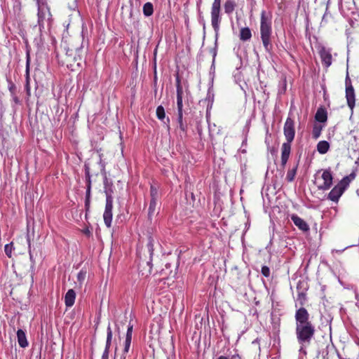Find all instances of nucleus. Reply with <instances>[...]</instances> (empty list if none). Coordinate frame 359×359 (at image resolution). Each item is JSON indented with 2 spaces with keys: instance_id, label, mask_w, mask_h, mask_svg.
<instances>
[{
  "instance_id": "obj_1",
  "label": "nucleus",
  "mask_w": 359,
  "mask_h": 359,
  "mask_svg": "<svg viewBox=\"0 0 359 359\" xmlns=\"http://www.w3.org/2000/svg\"><path fill=\"white\" fill-rule=\"evenodd\" d=\"M294 319L296 338L300 346L299 351L306 355V348L315 337L316 327L310 320V315L304 307H300L296 311Z\"/></svg>"
},
{
  "instance_id": "obj_2",
  "label": "nucleus",
  "mask_w": 359,
  "mask_h": 359,
  "mask_svg": "<svg viewBox=\"0 0 359 359\" xmlns=\"http://www.w3.org/2000/svg\"><path fill=\"white\" fill-rule=\"evenodd\" d=\"M283 133L287 140L282 144L281 147V165L284 168L288 161L291 151V143L294 138V121L288 116L285 122Z\"/></svg>"
},
{
  "instance_id": "obj_3",
  "label": "nucleus",
  "mask_w": 359,
  "mask_h": 359,
  "mask_svg": "<svg viewBox=\"0 0 359 359\" xmlns=\"http://www.w3.org/2000/svg\"><path fill=\"white\" fill-rule=\"evenodd\" d=\"M271 34V18L266 15L265 11H262L261 13L260 34L263 46L266 52H270L272 48Z\"/></svg>"
},
{
  "instance_id": "obj_4",
  "label": "nucleus",
  "mask_w": 359,
  "mask_h": 359,
  "mask_svg": "<svg viewBox=\"0 0 359 359\" xmlns=\"http://www.w3.org/2000/svg\"><path fill=\"white\" fill-rule=\"evenodd\" d=\"M36 1L38 7V25L41 29L43 28L44 21L50 20L51 13L46 0H36Z\"/></svg>"
},
{
  "instance_id": "obj_5",
  "label": "nucleus",
  "mask_w": 359,
  "mask_h": 359,
  "mask_svg": "<svg viewBox=\"0 0 359 359\" xmlns=\"http://www.w3.org/2000/svg\"><path fill=\"white\" fill-rule=\"evenodd\" d=\"M147 250L149 253L150 259L149 261H142L139 264V269L142 273V276H147L151 273L152 264H151V257L154 252V240L151 237L149 238L148 243H147Z\"/></svg>"
},
{
  "instance_id": "obj_6",
  "label": "nucleus",
  "mask_w": 359,
  "mask_h": 359,
  "mask_svg": "<svg viewBox=\"0 0 359 359\" xmlns=\"http://www.w3.org/2000/svg\"><path fill=\"white\" fill-rule=\"evenodd\" d=\"M345 86H346V99L347 102V105L353 111L355 105V90L351 83V80L348 76V73L347 72L346 76L345 79Z\"/></svg>"
},
{
  "instance_id": "obj_7",
  "label": "nucleus",
  "mask_w": 359,
  "mask_h": 359,
  "mask_svg": "<svg viewBox=\"0 0 359 359\" xmlns=\"http://www.w3.org/2000/svg\"><path fill=\"white\" fill-rule=\"evenodd\" d=\"M346 189V182H339L328 194L327 198L333 202L337 203L339 198L341 196Z\"/></svg>"
},
{
  "instance_id": "obj_8",
  "label": "nucleus",
  "mask_w": 359,
  "mask_h": 359,
  "mask_svg": "<svg viewBox=\"0 0 359 359\" xmlns=\"http://www.w3.org/2000/svg\"><path fill=\"white\" fill-rule=\"evenodd\" d=\"M318 53L320 57L323 65L328 68L332 63V49L323 46L318 47Z\"/></svg>"
},
{
  "instance_id": "obj_9",
  "label": "nucleus",
  "mask_w": 359,
  "mask_h": 359,
  "mask_svg": "<svg viewBox=\"0 0 359 359\" xmlns=\"http://www.w3.org/2000/svg\"><path fill=\"white\" fill-rule=\"evenodd\" d=\"M150 203L149 207V212L148 216L149 218L152 217V215L155 213L156 205H157V200L158 197V189L154 185H151L150 187Z\"/></svg>"
},
{
  "instance_id": "obj_10",
  "label": "nucleus",
  "mask_w": 359,
  "mask_h": 359,
  "mask_svg": "<svg viewBox=\"0 0 359 359\" xmlns=\"http://www.w3.org/2000/svg\"><path fill=\"white\" fill-rule=\"evenodd\" d=\"M220 6L212 5L211 8V24L215 32L219 29V24L221 22L220 18Z\"/></svg>"
},
{
  "instance_id": "obj_11",
  "label": "nucleus",
  "mask_w": 359,
  "mask_h": 359,
  "mask_svg": "<svg viewBox=\"0 0 359 359\" xmlns=\"http://www.w3.org/2000/svg\"><path fill=\"white\" fill-rule=\"evenodd\" d=\"M322 178L324 181L322 185L318 186L320 190H328L332 185L333 177L330 169L325 170L322 174Z\"/></svg>"
},
{
  "instance_id": "obj_12",
  "label": "nucleus",
  "mask_w": 359,
  "mask_h": 359,
  "mask_svg": "<svg viewBox=\"0 0 359 359\" xmlns=\"http://www.w3.org/2000/svg\"><path fill=\"white\" fill-rule=\"evenodd\" d=\"M112 209H113V203H111V200L109 199L106 203L105 209L103 214V219L104 224L107 227H110L112 222Z\"/></svg>"
},
{
  "instance_id": "obj_13",
  "label": "nucleus",
  "mask_w": 359,
  "mask_h": 359,
  "mask_svg": "<svg viewBox=\"0 0 359 359\" xmlns=\"http://www.w3.org/2000/svg\"><path fill=\"white\" fill-rule=\"evenodd\" d=\"M291 219L300 230L303 231H308L309 230V226L308 224L301 217H299L297 215H292Z\"/></svg>"
},
{
  "instance_id": "obj_14",
  "label": "nucleus",
  "mask_w": 359,
  "mask_h": 359,
  "mask_svg": "<svg viewBox=\"0 0 359 359\" xmlns=\"http://www.w3.org/2000/svg\"><path fill=\"white\" fill-rule=\"evenodd\" d=\"M177 99H183L185 94L189 93L188 86H183L177 75L176 77Z\"/></svg>"
},
{
  "instance_id": "obj_15",
  "label": "nucleus",
  "mask_w": 359,
  "mask_h": 359,
  "mask_svg": "<svg viewBox=\"0 0 359 359\" xmlns=\"http://www.w3.org/2000/svg\"><path fill=\"white\" fill-rule=\"evenodd\" d=\"M29 66H30V55L29 52H27L26 55V83H25V90L27 92V95L28 96H30L31 95V90H30V86H29Z\"/></svg>"
},
{
  "instance_id": "obj_16",
  "label": "nucleus",
  "mask_w": 359,
  "mask_h": 359,
  "mask_svg": "<svg viewBox=\"0 0 359 359\" xmlns=\"http://www.w3.org/2000/svg\"><path fill=\"white\" fill-rule=\"evenodd\" d=\"M76 292L73 289H69L65 296V304L67 307H72L75 302Z\"/></svg>"
},
{
  "instance_id": "obj_17",
  "label": "nucleus",
  "mask_w": 359,
  "mask_h": 359,
  "mask_svg": "<svg viewBox=\"0 0 359 359\" xmlns=\"http://www.w3.org/2000/svg\"><path fill=\"white\" fill-rule=\"evenodd\" d=\"M315 118L318 122H325L327 119V111L324 108H318L316 113Z\"/></svg>"
},
{
  "instance_id": "obj_18",
  "label": "nucleus",
  "mask_w": 359,
  "mask_h": 359,
  "mask_svg": "<svg viewBox=\"0 0 359 359\" xmlns=\"http://www.w3.org/2000/svg\"><path fill=\"white\" fill-rule=\"evenodd\" d=\"M17 337H18V341L22 348H25L28 346V342L27 341L25 333L22 330H18L17 332Z\"/></svg>"
},
{
  "instance_id": "obj_19",
  "label": "nucleus",
  "mask_w": 359,
  "mask_h": 359,
  "mask_svg": "<svg viewBox=\"0 0 359 359\" xmlns=\"http://www.w3.org/2000/svg\"><path fill=\"white\" fill-rule=\"evenodd\" d=\"M330 149V144L327 141L322 140L317 144V151L320 154H326Z\"/></svg>"
},
{
  "instance_id": "obj_20",
  "label": "nucleus",
  "mask_w": 359,
  "mask_h": 359,
  "mask_svg": "<svg viewBox=\"0 0 359 359\" xmlns=\"http://www.w3.org/2000/svg\"><path fill=\"white\" fill-rule=\"evenodd\" d=\"M236 4L234 0H226L224 8L227 14H231L236 8Z\"/></svg>"
},
{
  "instance_id": "obj_21",
  "label": "nucleus",
  "mask_w": 359,
  "mask_h": 359,
  "mask_svg": "<svg viewBox=\"0 0 359 359\" xmlns=\"http://www.w3.org/2000/svg\"><path fill=\"white\" fill-rule=\"evenodd\" d=\"M86 178L87 181V188L86 193V198L90 199V189H91V181H90V175L89 172V168L86 166Z\"/></svg>"
},
{
  "instance_id": "obj_22",
  "label": "nucleus",
  "mask_w": 359,
  "mask_h": 359,
  "mask_svg": "<svg viewBox=\"0 0 359 359\" xmlns=\"http://www.w3.org/2000/svg\"><path fill=\"white\" fill-rule=\"evenodd\" d=\"M252 37L251 31L248 27H243L241 29L240 32V39L241 40L245 41Z\"/></svg>"
},
{
  "instance_id": "obj_23",
  "label": "nucleus",
  "mask_w": 359,
  "mask_h": 359,
  "mask_svg": "<svg viewBox=\"0 0 359 359\" xmlns=\"http://www.w3.org/2000/svg\"><path fill=\"white\" fill-rule=\"evenodd\" d=\"M131 341L130 339H125L124 344H123V353L121 356L120 359H128L127 358V353L129 352L131 345Z\"/></svg>"
},
{
  "instance_id": "obj_24",
  "label": "nucleus",
  "mask_w": 359,
  "mask_h": 359,
  "mask_svg": "<svg viewBox=\"0 0 359 359\" xmlns=\"http://www.w3.org/2000/svg\"><path fill=\"white\" fill-rule=\"evenodd\" d=\"M154 12V8L153 4L150 2L146 3L143 6V13L145 16H150L153 14Z\"/></svg>"
},
{
  "instance_id": "obj_25",
  "label": "nucleus",
  "mask_w": 359,
  "mask_h": 359,
  "mask_svg": "<svg viewBox=\"0 0 359 359\" xmlns=\"http://www.w3.org/2000/svg\"><path fill=\"white\" fill-rule=\"evenodd\" d=\"M298 168V164L297 163L296 165L291 170H289L287 172L286 175V180L287 182H292L294 180L295 175L297 174V170Z\"/></svg>"
},
{
  "instance_id": "obj_26",
  "label": "nucleus",
  "mask_w": 359,
  "mask_h": 359,
  "mask_svg": "<svg viewBox=\"0 0 359 359\" xmlns=\"http://www.w3.org/2000/svg\"><path fill=\"white\" fill-rule=\"evenodd\" d=\"M111 339H112V331L111 329L110 324H109L107 329V341H106V345H105L104 349L109 350L111 343Z\"/></svg>"
},
{
  "instance_id": "obj_27",
  "label": "nucleus",
  "mask_w": 359,
  "mask_h": 359,
  "mask_svg": "<svg viewBox=\"0 0 359 359\" xmlns=\"http://www.w3.org/2000/svg\"><path fill=\"white\" fill-rule=\"evenodd\" d=\"M104 193L106 194V203L108 201L109 199L111 200V203H113L112 184H111L110 187H104Z\"/></svg>"
},
{
  "instance_id": "obj_28",
  "label": "nucleus",
  "mask_w": 359,
  "mask_h": 359,
  "mask_svg": "<svg viewBox=\"0 0 359 359\" xmlns=\"http://www.w3.org/2000/svg\"><path fill=\"white\" fill-rule=\"evenodd\" d=\"M156 116L159 120H163L165 117V109L163 106L160 105L156 108Z\"/></svg>"
},
{
  "instance_id": "obj_29",
  "label": "nucleus",
  "mask_w": 359,
  "mask_h": 359,
  "mask_svg": "<svg viewBox=\"0 0 359 359\" xmlns=\"http://www.w3.org/2000/svg\"><path fill=\"white\" fill-rule=\"evenodd\" d=\"M177 122H178V127L183 135L186 134L187 132V125L184 123L183 122V116H177Z\"/></svg>"
},
{
  "instance_id": "obj_30",
  "label": "nucleus",
  "mask_w": 359,
  "mask_h": 359,
  "mask_svg": "<svg viewBox=\"0 0 359 359\" xmlns=\"http://www.w3.org/2000/svg\"><path fill=\"white\" fill-rule=\"evenodd\" d=\"M356 176L355 170H353L349 175L344 177L340 182H344L347 184V188L351 180H354Z\"/></svg>"
},
{
  "instance_id": "obj_31",
  "label": "nucleus",
  "mask_w": 359,
  "mask_h": 359,
  "mask_svg": "<svg viewBox=\"0 0 359 359\" xmlns=\"http://www.w3.org/2000/svg\"><path fill=\"white\" fill-rule=\"evenodd\" d=\"M297 300L299 302V304L302 306L301 307H303L306 300V293L304 292H299Z\"/></svg>"
},
{
  "instance_id": "obj_32",
  "label": "nucleus",
  "mask_w": 359,
  "mask_h": 359,
  "mask_svg": "<svg viewBox=\"0 0 359 359\" xmlns=\"http://www.w3.org/2000/svg\"><path fill=\"white\" fill-rule=\"evenodd\" d=\"M177 116H183V99H177Z\"/></svg>"
},
{
  "instance_id": "obj_33",
  "label": "nucleus",
  "mask_w": 359,
  "mask_h": 359,
  "mask_svg": "<svg viewBox=\"0 0 359 359\" xmlns=\"http://www.w3.org/2000/svg\"><path fill=\"white\" fill-rule=\"evenodd\" d=\"M321 130H322L321 126H314V127L313 128V131H312V135L314 139L316 140L320 137V133H321Z\"/></svg>"
},
{
  "instance_id": "obj_34",
  "label": "nucleus",
  "mask_w": 359,
  "mask_h": 359,
  "mask_svg": "<svg viewBox=\"0 0 359 359\" xmlns=\"http://www.w3.org/2000/svg\"><path fill=\"white\" fill-rule=\"evenodd\" d=\"M13 250V243L6 244L4 247L5 253L8 257H11Z\"/></svg>"
},
{
  "instance_id": "obj_35",
  "label": "nucleus",
  "mask_w": 359,
  "mask_h": 359,
  "mask_svg": "<svg viewBox=\"0 0 359 359\" xmlns=\"http://www.w3.org/2000/svg\"><path fill=\"white\" fill-rule=\"evenodd\" d=\"M27 242H28L29 259H30V261L32 263H34L35 262V260L34 259V250H32L31 243H30L29 238H27Z\"/></svg>"
},
{
  "instance_id": "obj_36",
  "label": "nucleus",
  "mask_w": 359,
  "mask_h": 359,
  "mask_svg": "<svg viewBox=\"0 0 359 359\" xmlns=\"http://www.w3.org/2000/svg\"><path fill=\"white\" fill-rule=\"evenodd\" d=\"M216 359H242L241 355L238 353H235L233 355H231V356H226V355H220Z\"/></svg>"
},
{
  "instance_id": "obj_37",
  "label": "nucleus",
  "mask_w": 359,
  "mask_h": 359,
  "mask_svg": "<svg viewBox=\"0 0 359 359\" xmlns=\"http://www.w3.org/2000/svg\"><path fill=\"white\" fill-rule=\"evenodd\" d=\"M86 272L83 270H81L77 274V280L78 281L81 283L86 278Z\"/></svg>"
},
{
  "instance_id": "obj_38",
  "label": "nucleus",
  "mask_w": 359,
  "mask_h": 359,
  "mask_svg": "<svg viewBox=\"0 0 359 359\" xmlns=\"http://www.w3.org/2000/svg\"><path fill=\"white\" fill-rule=\"evenodd\" d=\"M261 273L264 276L268 278L271 273L270 269L267 266H263L262 267Z\"/></svg>"
},
{
  "instance_id": "obj_39",
  "label": "nucleus",
  "mask_w": 359,
  "mask_h": 359,
  "mask_svg": "<svg viewBox=\"0 0 359 359\" xmlns=\"http://www.w3.org/2000/svg\"><path fill=\"white\" fill-rule=\"evenodd\" d=\"M133 330V325L130 323L128 326L126 338L132 339Z\"/></svg>"
},
{
  "instance_id": "obj_40",
  "label": "nucleus",
  "mask_w": 359,
  "mask_h": 359,
  "mask_svg": "<svg viewBox=\"0 0 359 359\" xmlns=\"http://www.w3.org/2000/svg\"><path fill=\"white\" fill-rule=\"evenodd\" d=\"M68 8L71 11H76L77 8V1L72 0L71 2L68 3Z\"/></svg>"
},
{
  "instance_id": "obj_41",
  "label": "nucleus",
  "mask_w": 359,
  "mask_h": 359,
  "mask_svg": "<svg viewBox=\"0 0 359 359\" xmlns=\"http://www.w3.org/2000/svg\"><path fill=\"white\" fill-rule=\"evenodd\" d=\"M8 90L11 92V95L15 94L16 92V86L13 82H9L8 84Z\"/></svg>"
},
{
  "instance_id": "obj_42",
  "label": "nucleus",
  "mask_w": 359,
  "mask_h": 359,
  "mask_svg": "<svg viewBox=\"0 0 359 359\" xmlns=\"http://www.w3.org/2000/svg\"><path fill=\"white\" fill-rule=\"evenodd\" d=\"M112 184L111 182H109L106 176V174L104 173V187H109L110 185Z\"/></svg>"
},
{
  "instance_id": "obj_43",
  "label": "nucleus",
  "mask_w": 359,
  "mask_h": 359,
  "mask_svg": "<svg viewBox=\"0 0 359 359\" xmlns=\"http://www.w3.org/2000/svg\"><path fill=\"white\" fill-rule=\"evenodd\" d=\"M109 350L104 349L102 355V359H109Z\"/></svg>"
},
{
  "instance_id": "obj_44",
  "label": "nucleus",
  "mask_w": 359,
  "mask_h": 359,
  "mask_svg": "<svg viewBox=\"0 0 359 359\" xmlns=\"http://www.w3.org/2000/svg\"><path fill=\"white\" fill-rule=\"evenodd\" d=\"M90 199L86 198V200H85V208H86V211H88L89 210V208H90Z\"/></svg>"
},
{
  "instance_id": "obj_45",
  "label": "nucleus",
  "mask_w": 359,
  "mask_h": 359,
  "mask_svg": "<svg viewBox=\"0 0 359 359\" xmlns=\"http://www.w3.org/2000/svg\"><path fill=\"white\" fill-rule=\"evenodd\" d=\"M12 95V98H13V100L14 101V102L16 104H18L20 102V100H19L18 97L16 96V95L14 94V95Z\"/></svg>"
},
{
  "instance_id": "obj_46",
  "label": "nucleus",
  "mask_w": 359,
  "mask_h": 359,
  "mask_svg": "<svg viewBox=\"0 0 359 359\" xmlns=\"http://www.w3.org/2000/svg\"><path fill=\"white\" fill-rule=\"evenodd\" d=\"M222 0H214L212 5L214 6H220Z\"/></svg>"
},
{
  "instance_id": "obj_47",
  "label": "nucleus",
  "mask_w": 359,
  "mask_h": 359,
  "mask_svg": "<svg viewBox=\"0 0 359 359\" xmlns=\"http://www.w3.org/2000/svg\"><path fill=\"white\" fill-rule=\"evenodd\" d=\"M169 123H170V118H167V123H167V126H168V129L170 128L169 125H168V124H169Z\"/></svg>"
},
{
  "instance_id": "obj_48",
  "label": "nucleus",
  "mask_w": 359,
  "mask_h": 359,
  "mask_svg": "<svg viewBox=\"0 0 359 359\" xmlns=\"http://www.w3.org/2000/svg\"><path fill=\"white\" fill-rule=\"evenodd\" d=\"M215 56H216V51L214 50H213V62L215 61Z\"/></svg>"
},
{
  "instance_id": "obj_49",
  "label": "nucleus",
  "mask_w": 359,
  "mask_h": 359,
  "mask_svg": "<svg viewBox=\"0 0 359 359\" xmlns=\"http://www.w3.org/2000/svg\"><path fill=\"white\" fill-rule=\"evenodd\" d=\"M116 330L119 332H120V327L118 325H116Z\"/></svg>"
},
{
  "instance_id": "obj_50",
  "label": "nucleus",
  "mask_w": 359,
  "mask_h": 359,
  "mask_svg": "<svg viewBox=\"0 0 359 359\" xmlns=\"http://www.w3.org/2000/svg\"><path fill=\"white\" fill-rule=\"evenodd\" d=\"M85 233H86V234H88V235H90V231H89V230H86V231H85Z\"/></svg>"
},
{
  "instance_id": "obj_51",
  "label": "nucleus",
  "mask_w": 359,
  "mask_h": 359,
  "mask_svg": "<svg viewBox=\"0 0 359 359\" xmlns=\"http://www.w3.org/2000/svg\"><path fill=\"white\" fill-rule=\"evenodd\" d=\"M355 163L358 166L359 165V161H356L355 162Z\"/></svg>"
},
{
  "instance_id": "obj_52",
  "label": "nucleus",
  "mask_w": 359,
  "mask_h": 359,
  "mask_svg": "<svg viewBox=\"0 0 359 359\" xmlns=\"http://www.w3.org/2000/svg\"><path fill=\"white\" fill-rule=\"evenodd\" d=\"M102 170H104V165H102Z\"/></svg>"
}]
</instances>
